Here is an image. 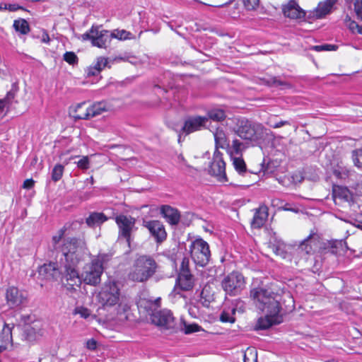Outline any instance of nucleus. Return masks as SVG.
<instances>
[{"instance_id":"51","label":"nucleus","mask_w":362,"mask_h":362,"mask_svg":"<svg viewBox=\"0 0 362 362\" xmlns=\"http://www.w3.org/2000/svg\"><path fill=\"white\" fill-rule=\"evenodd\" d=\"M354 10L357 17L362 21V0H356Z\"/></svg>"},{"instance_id":"52","label":"nucleus","mask_w":362,"mask_h":362,"mask_svg":"<svg viewBox=\"0 0 362 362\" xmlns=\"http://www.w3.org/2000/svg\"><path fill=\"white\" fill-rule=\"evenodd\" d=\"M199 327L197 325H191L185 327V332L190 334L199 331Z\"/></svg>"},{"instance_id":"18","label":"nucleus","mask_w":362,"mask_h":362,"mask_svg":"<svg viewBox=\"0 0 362 362\" xmlns=\"http://www.w3.org/2000/svg\"><path fill=\"white\" fill-rule=\"evenodd\" d=\"M39 275L48 280H56L60 277V265L57 262H49L38 268Z\"/></svg>"},{"instance_id":"8","label":"nucleus","mask_w":362,"mask_h":362,"mask_svg":"<svg viewBox=\"0 0 362 362\" xmlns=\"http://www.w3.org/2000/svg\"><path fill=\"white\" fill-rule=\"evenodd\" d=\"M83 40H90L93 46L106 49L111 42V34L109 30L101 29V26L93 25L91 28L81 35Z\"/></svg>"},{"instance_id":"4","label":"nucleus","mask_w":362,"mask_h":362,"mask_svg":"<svg viewBox=\"0 0 362 362\" xmlns=\"http://www.w3.org/2000/svg\"><path fill=\"white\" fill-rule=\"evenodd\" d=\"M109 256L106 254L98 255L90 262L84 265L81 272L82 281L90 286H97L100 283L103 272V264L107 261Z\"/></svg>"},{"instance_id":"59","label":"nucleus","mask_w":362,"mask_h":362,"mask_svg":"<svg viewBox=\"0 0 362 362\" xmlns=\"http://www.w3.org/2000/svg\"><path fill=\"white\" fill-rule=\"evenodd\" d=\"M33 328L28 327L27 329H25V332H33Z\"/></svg>"},{"instance_id":"25","label":"nucleus","mask_w":362,"mask_h":362,"mask_svg":"<svg viewBox=\"0 0 362 362\" xmlns=\"http://www.w3.org/2000/svg\"><path fill=\"white\" fill-rule=\"evenodd\" d=\"M107 220V217L103 214L100 212H93L86 218V224L91 228L98 226L103 223Z\"/></svg>"},{"instance_id":"37","label":"nucleus","mask_w":362,"mask_h":362,"mask_svg":"<svg viewBox=\"0 0 362 362\" xmlns=\"http://www.w3.org/2000/svg\"><path fill=\"white\" fill-rule=\"evenodd\" d=\"M209 289V286H204L200 294L201 298L204 300L203 302L204 305H208L210 302L214 300V295L210 293Z\"/></svg>"},{"instance_id":"56","label":"nucleus","mask_w":362,"mask_h":362,"mask_svg":"<svg viewBox=\"0 0 362 362\" xmlns=\"http://www.w3.org/2000/svg\"><path fill=\"white\" fill-rule=\"evenodd\" d=\"M87 346L89 349H95L96 348V341L94 339L88 340L87 342Z\"/></svg>"},{"instance_id":"61","label":"nucleus","mask_w":362,"mask_h":362,"mask_svg":"<svg viewBox=\"0 0 362 362\" xmlns=\"http://www.w3.org/2000/svg\"><path fill=\"white\" fill-rule=\"evenodd\" d=\"M33 2L45 1V0H31Z\"/></svg>"},{"instance_id":"5","label":"nucleus","mask_w":362,"mask_h":362,"mask_svg":"<svg viewBox=\"0 0 362 362\" xmlns=\"http://www.w3.org/2000/svg\"><path fill=\"white\" fill-rule=\"evenodd\" d=\"M237 134L243 139L258 141L267 134V129L259 123L242 119L238 121Z\"/></svg>"},{"instance_id":"45","label":"nucleus","mask_w":362,"mask_h":362,"mask_svg":"<svg viewBox=\"0 0 362 362\" xmlns=\"http://www.w3.org/2000/svg\"><path fill=\"white\" fill-rule=\"evenodd\" d=\"M19 9L23 10L24 8L22 6H21L16 4H11L1 3L0 4V11L8 10L9 11H16Z\"/></svg>"},{"instance_id":"9","label":"nucleus","mask_w":362,"mask_h":362,"mask_svg":"<svg viewBox=\"0 0 362 362\" xmlns=\"http://www.w3.org/2000/svg\"><path fill=\"white\" fill-rule=\"evenodd\" d=\"M115 222L118 227V240L124 239L130 246L132 234L136 229L135 218L124 214H119L115 217Z\"/></svg>"},{"instance_id":"24","label":"nucleus","mask_w":362,"mask_h":362,"mask_svg":"<svg viewBox=\"0 0 362 362\" xmlns=\"http://www.w3.org/2000/svg\"><path fill=\"white\" fill-rule=\"evenodd\" d=\"M336 2L337 0H325L320 3L313 12V16L316 18H323L331 11Z\"/></svg>"},{"instance_id":"48","label":"nucleus","mask_w":362,"mask_h":362,"mask_svg":"<svg viewBox=\"0 0 362 362\" xmlns=\"http://www.w3.org/2000/svg\"><path fill=\"white\" fill-rule=\"evenodd\" d=\"M259 0H243L245 7L247 10H255L259 6Z\"/></svg>"},{"instance_id":"19","label":"nucleus","mask_w":362,"mask_h":362,"mask_svg":"<svg viewBox=\"0 0 362 362\" xmlns=\"http://www.w3.org/2000/svg\"><path fill=\"white\" fill-rule=\"evenodd\" d=\"M160 211L162 216L170 226H177L179 223L180 213L176 208L170 205H162Z\"/></svg>"},{"instance_id":"21","label":"nucleus","mask_w":362,"mask_h":362,"mask_svg":"<svg viewBox=\"0 0 362 362\" xmlns=\"http://www.w3.org/2000/svg\"><path fill=\"white\" fill-rule=\"evenodd\" d=\"M18 88L16 86H13L11 89L7 93L6 97L0 99V115H6V112L13 107V103H16L15 100Z\"/></svg>"},{"instance_id":"15","label":"nucleus","mask_w":362,"mask_h":362,"mask_svg":"<svg viewBox=\"0 0 362 362\" xmlns=\"http://www.w3.org/2000/svg\"><path fill=\"white\" fill-rule=\"evenodd\" d=\"M6 299L8 305L14 308L23 305L26 301L27 296L23 291H20L18 288L11 286L6 290Z\"/></svg>"},{"instance_id":"28","label":"nucleus","mask_w":362,"mask_h":362,"mask_svg":"<svg viewBox=\"0 0 362 362\" xmlns=\"http://www.w3.org/2000/svg\"><path fill=\"white\" fill-rule=\"evenodd\" d=\"M13 26L16 32L22 35H26L30 32V26L28 21L23 18L15 20Z\"/></svg>"},{"instance_id":"36","label":"nucleus","mask_w":362,"mask_h":362,"mask_svg":"<svg viewBox=\"0 0 362 362\" xmlns=\"http://www.w3.org/2000/svg\"><path fill=\"white\" fill-rule=\"evenodd\" d=\"M351 158L355 166L362 168V148L354 150Z\"/></svg>"},{"instance_id":"17","label":"nucleus","mask_w":362,"mask_h":362,"mask_svg":"<svg viewBox=\"0 0 362 362\" xmlns=\"http://www.w3.org/2000/svg\"><path fill=\"white\" fill-rule=\"evenodd\" d=\"M264 313L265 316L258 319L255 325L256 329L264 330L269 329L273 325H278L282 322V315L280 313Z\"/></svg>"},{"instance_id":"30","label":"nucleus","mask_w":362,"mask_h":362,"mask_svg":"<svg viewBox=\"0 0 362 362\" xmlns=\"http://www.w3.org/2000/svg\"><path fill=\"white\" fill-rule=\"evenodd\" d=\"M110 34L112 39L116 38L119 40H129L133 37L132 33L126 30L115 29L110 32Z\"/></svg>"},{"instance_id":"20","label":"nucleus","mask_w":362,"mask_h":362,"mask_svg":"<svg viewBox=\"0 0 362 362\" xmlns=\"http://www.w3.org/2000/svg\"><path fill=\"white\" fill-rule=\"evenodd\" d=\"M283 13L285 16L292 19H301L305 17V11L299 6L295 0H291L283 6Z\"/></svg>"},{"instance_id":"38","label":"nucleus","mask_w":362,"mask_h":362,"mask_svg":"<svg viewBox=\"0 0 362 362\" xmlns=\"http://www.w3.org/2000/svg\"><path fill=\"white\" fill-rule=\"evenodd\" d=\"M346 25L353 33H357L362 35V26H360L356 22L352 21L350 18H346Z\"/></svg>"},{"instance_id":"1","label":"nucleus","mask_w":362,"mask_h":362,"mask_svg":"<svg viewBox=\"0 0 362 362\" xmlns=\"http://www.w3.org/2000/svg\"><path fill=\"white\" fill-rule=\"evenodd\" d=\"M66 228L58 230L52 238L53 251L61 255L59 260L60 264V276L63 286L69 291L80 288L82 279L79 274L78 264L82 260L88 248L84 238H64Z\"/></svg>"},{"instance_id":"60","label":"nucleus","mask_w":362,"mask_h":362,"mask_svg":"<svg viewBox=\"0 0 362 362\" xmlns=\"http://www.w3.org/2000/svg\"><path fill=\"white\" fill-rule=\"evenodd\" d=\"M30 317L28 315L26 317H23V320L26 322L28 320H29Z\"/></svg>"},{"instance_id":"33","label":"nucleus","mask_w":362,"mask_h":362,"mask_svg":"<svg viewBox=\"0 0 362 362\" xmlns=\"http://www.w3.org/2000/svg\"><path fill=\"white\" fill-rule=\"evenodd\" d=\"M244 362H257V353L255 348H247L244 354Z\"/></svg>"},{"instance_id":"11","label":"nucleus","mask_w":362,"mask_h":362,"mask_svg":"<svg viewBox=\"0 0 362 362\" xmlns=\"http://www.w3.org/2000/svg\"><path fill=\"white\" fill-rule=\"evenodd\" d=\"M194 284L195 278L189 269V259L185 257L181 262L176 286L182 291H187L194 288Z\"/></svg>"},{"instance_id":"39","label":"nucleus","mask_w":362,"mask_h":362,"mask_svg":"<svg viewBox=\"0 0 362 362\" xmlns=\"http://www.w3.org/2000/svg\"><path fill=\"white\" fill-rule=\"evenodd\" d=\"M334 197H339L348 200L349 190L346 188L337 187L334 188L333 190Z\"/></svg>"},{"instance_id":"54","label":"nucleus","mask_w":362,"mask_h":362,"mask_svg":"<svg viewBox=\"0 0 362 362\" xmlns=\"http://www.w3.org/2000/svg\"><path fill=\"white\" fill-rule=\"evenodd\" d=\"M34 180L33 179H27L23 182V187L24 189H31L34 186Z\"/></svg>"},{"instance_id":"23","label":"nucleus","mask_w":362,"mask_h":362,"mask_svg":"<svg viewBox=\"0 0 362 362\" xmlns=\"http://www.w3.org/2000/svg\"><path fill=\"white\" fill-rule=\"evenodd\" d=\"M107 111V105L104 101L95 103L88 106V112L86 115H81V117L83 118H88L89 119L101 115L103 112Z\"/></svg>"},{"instance_id":"46","label":"nucleus","mask_w":362,"mask_h":362,"mask_svg":"<svg viewBox=\"0 0 362 362\" xmlns=\"http://www.w3.org/2000/svg\"><path fill=\"white\" fill-rule=\"evenodd\" d=\"M232 148L236 155H240L244 148V144L238 139L233 141Z\"/></svg>"},{"instance_id":"49","label":"nucleus","mask_w":362,"mask_h":362,"mask_svg":"<svg viewBox=\"0 0 362 362\" xmlns=\"http://www.w3.org/2000/svg\"><path fill=\"white\" fill-rule=\"evenodd\" d=\"M89 159L88 156H83L78 162L77 166L82 170H87L89 168Z\"/></svg>"},{"instance_id":"3","label":"nucleus","mask_w":362,"mask_h":362,"mask_svg":"<svg viewBox=\"0 0 362 362\" xmlns=\"http://www.w3.org/2000/svg\"><path fill=\"white\" fill-rule=\"evenodd\" d=\"M250 296L254 300L256 307L262 312L280 313L279 296L270 290L256 288L251 290Z\"/></svg>"},{"instance_id":"12","label":"nucleus","mask_w":362,"mask_h":362,"mask_svg":"<svg viewBox=\"0 0 362 362\" xmlns=\"http://www.w3.org/2000/svg\"><path fill=\"white\" fill-rule=\"evenodd\" d=\"M151 320L154 325L165 329H173L175 325L173 313L168 309L154 311L151 316Z\"/></svg>"},{"instance_id":"47","label":"nucleus","mask_w":362,"mask_h":362,"mask_svg":"<svg viewBox=\"0 0 362 362\" xmlns=\"http://www.w3.org/2000/svg\"><path fill=\"white\" fill-rule=\"evenodd\" d=\"M75 314H78L81 317L86 319L90 315V310L84 307H77L74 310Z\"/></svg>"},{"instance_id":"6","label":"nucleus","mask_w":362,"mask_h":362,"mask_svg":"<svg viewBox=\"0 0 362 362\" xmlns=\"http://www.w3.org/2000/svg\"><path fill=\"white\" fill-rule=\"evenodd\" d=\"M120 289L118 283L112 279L105 281L97 295L98 303L105 308L118 303Z\"/></svg>"},{"instance_id":"13","label":"nucleus","mask_w":362,"mask_h":362,"mask_svg":"<svg viewBox=\"0 0 362 362\" xmlns=\"http://www.w3.org/2000/svg\"><path fill=\"white\" fill-rule=\"evenodd\" d=\"M143 226L146 228L156 243H160L167 238L163 224L158 220L144 221Z\"/></svg>"},{"instance_id":"7","label":"nucleus","mask_w":362,"mask_h":362,"mask_svg":"<svg viewBox=\"0 0 362 362\" xmlns=\"http://www.w3.org/2000/svg\"><path fill=\"white\" fill-rule=\"evenodd\" d=\"M191 257L197 265L204 267L209 262L211 252L209 244L202 238H197L189 246Z\"/></svg>"},{"instance_id":"58","label":"nucleus","mask_w":362,"mask_h":362,"mask_svg":"<svg viewBox=\"0 0 362 362\" xmlns=\"http://www.w3.org/2000/svg\"><path fill=\"white\" fill-rule=\"evenodd\" d=\"M6 347L5 346H0V354L6 350Z\"/></svg>"},{"instance_id":"44","label":"nucleus","mask_w":362,"mask_h":362,"mask_svg":"<svg viewBox=\"0 0 362 362\" xmlns=\"http://www.w3.org/2000/svg\"><path fill=\"white\" fill-rule=\"evenodd\" d=\"M108 62L107 58L104 57H99L96 59L95 62H94L92 65L95 68H98L99 71H101L107 66Z\"/></svg>"},{"instance_id":"14","label":"nucleus","mask_w":362,"mask_h":362,"mask_svg":"<svg viewBox=\"0 0 362 362\" xmlns=\"http://www.w3.org/2000/svg\"><path fill=\"white\" fill-rule=\"evenodd\" d=\"M208 122V118L202 116L189 117L184 122L180 132L185 134H189L192 132L199 131L205 127Z\"/></svg>"},{"instance_id":"55","label":"nucleus","mask_w":362,"mask_h":362,"mask_svg":"<svg viewBox=\"0 0 362 362\" xmlns=\"http://www.w3.org/2000/svg\"><path fill=\"white\" fill-rule=\"evenodd\" d=\"M42 34L41 42L43 43L48 44L50 41V38H49L48 33L47 32V30H45L44 29L42 30Z\"/></svg>"},{"instance_id":"41","label":"nucleus","mask_w":362,"mask_h":362,"mask_svg":"<svg viewBox=\"0 0 362 362\" xmlns=\"http://www.w3.org/2000/svg\"><path fill=\"white\" fill-rule=\"evenodd\" d=\"M63 59L69 64H75L78 62V57L73 52H66L64 53Z\"/></svg>"},{"instance_id":"53","label":"nucleus","mask_w":362,"mask_h":362,"mask_svg":"<svg viewBox=\"0 0 362 362\" xmlns=\"http://www.w3.org/2000/svg\"><path fill=\"white\" fill-rule=\"evenodd\" d=\"M288 124H290V122L288 121L281 120V121L274 123V124H270L269 125L271 127H272L274 129H276V128H280L284 125H288Z\"/></svg>"},{"instance_id":"35","label":"nucleus","mask_w":362,"mask_h":362,"mask_svg":"<svg viewBox=\"0 0 362 362\" xmlns=\"http://www.w3.org/2000/svg\"><path fill=\"white\" fill-rule=\"evenodd\" d=\"M13 328V325L11 326L10 325L6 324L2 329L1 332V339L4 342L8 343L12 341V329Z\"/></svg>"},{"instance_id":"34","label":"nucleus","mask_w":362,"mask_h":362,"mask_svg":"<svg viewBox=\"0 0 362 362\" xmlns=\"http://www.w3.org/2000/svg\"><path fill=\"white\" fill-rule=\"evenodd\" d=\"M64 170V165H62L61 164L55 165L52 170V180L54 182L59 181L63 175Z\"/></svg>"},{"instance_id":"57","label":"nucleus","mask_w":362,"mask_h":362,"mask_svg":"<svg viewBox=\"0 0 362 362\" xmlns=\"http://www.w3.org/2000/svg\"><path fill=\"white\" fill-rule=\"evenodd\" d=\"M87 181H88L91 185L94 183V178L93 176H91L90 178L87 179Z\"/></svg>"},{"instance_id":"22","label":"nucleus","mask_w":362,"mask_h":362,"mask_svg":"<svg viewBox=\"0 0 362 362\" xmlns=\"http://www.w3.org/2000/svg\"><path fill=\"white\" fill-rule=\"evenodd\" d=\"M268 218V209L267 206H260L255 213L252 221V226L255 228H260L264 226Z\"/></svg>"},{"instance_id":"50","label":"nucleus","mask_w":362,"mask_h":362,"mask_svg":"<svg viewBox=\"0 0 362 362\" xmlns=\"http://www.w3.org/2000/svg\"><path fill=\"white\" fill-rule=\"evenodd\" d=\"M85 72L88 77L98 76L100 73L99 69L93 66V65H90L87 67L85 70Z\"/></svg>"},{"instance_id":"40","label":"nucleus","mask_w":362,"mask_h":362,"mask_svg":"<svg viewBox=\"0 0 362 362\" xmlns=\"http://www.w3.org/2000/svg\"><path fill=\"white\" fill-rule=\"evenodd\" d=\"M337 48V45L330 44H324L320 45H315L311 47L312 50L316 52H324V51H332L336 50Z\"/></svg>"},{"instance_id":"2","label":"nucleus","mask_w":362,"mask_h":362,"mask_svg":"<svg viewBox=\"0 0 362 362\" xmlns=\"http://www.w3.org/2000/svg\"><path fill=\"white\" fill-rule=\"evenodd\" d=\"M158 269L159 265L152 256L140 255L134 259L128 278L134 282L145 283L158 272Z\"/></svg>"},{"instance_id":"27","label":"nucleus","mask_w":362,"mask_h":362,"mask_svg":"<svg viewBox=\"0 0 362 362\" xmlns=\"http://www.w3.org/2000/svg\"><path fill=\"white\" fill-rule=\"evenodd\" d=\"M88 112V106L86 102L78 103L74 106L72 111V117L76 119H89L88 118H83L81 117V115H86Z\"/></svg>"},{"instance_id":"16","label":"nucleus","mask_w":362,"mask_h":362,"mask_svg":"<svg viewBox=\"0 0 362 362\" xmlns=\"http://www.w3.org/2000/svg\"><path fill=\"white\" fill-rule=\"evenodd\" d=\"M209 173L220 180L226 177V163L222 153L218 150L214 151L213 160L209 166Z\"/></svg>"},{"instance_id":"29","label":"nucleus","mask_w":362,"mask_h":362,"mask_svg":"<svg viewBox=\"0 0 362 362\" xmlns=\"http://www.w3.org/2000/svg\"><path fill=\"white\" fill-rule=\"evenodd\" d=\"M206 117L208 118V120L211 119L214 121L221 122L226 119V115L222 109H212L208 112Z\"/></svg>"},{"instance_id":"26","label":"nucleus","mask_w":362,"mask_h":362,"mask_svg":"<svg viewBox=\"0 0 362 362\" xmlns=\"http://www.w3.org/2000/svg\"><path fill=\"white\" fill-rule=\"evenodd\" d=\"M215 139L216 150L219 148H225L228 146V140L225 132L222 129H217L214 133Z\"/></svg>"},{"instance_id":"42","label":"nucleus","mask_w":362,"mask_h":362,"mask_svg":"<svg viewBox=\"0 0 362 362\" xmlns=\"http://www.w3.org/2000/svg\"><path fill=\"white\" fill-rule=\"evenodd\" d=\"M271 84L276 87L280 86L282 88H291V85L289 83L284 81H281L276 77H273L272 78H271Z\"/></svg>"},{"instance_id":"32","label":"nucleus","mask_w":362,"mask_h":362,"mask_svg":"<svg viewBox=\"0 0 362 362\" xmlns=\"http://www.w3.org/2000/svg\"><path fill=\"white\" fill-rule=\"evenodd\" d=\"M314 240L310 234L307 238H305L300 245L299 249L302 251H305L306 254H310L313 251V244Z\"/></svg>"},{"instance_id":"43","label":"nucleus","mask_w":362,"mask_h":362,"mask_svg":"<svg viewBox=\"0 0 362 362\" xmlns=\"http://www.w3.org/2000/svg\"><path fill=\"white\" fill-rule=\"evenodd\" d=\"M235 313V310H233L232 313H230L226 311H223L220 315V320L223 322H230L233 323L235 322V317H233V314Z\"/></svg>"},{"instance_id":"62","label":"nucleus","mask_w":362,"mask_h":362,"mask_svg":"<svg viewBox=\"0 0 362 362\" xmlns=\"http://www.w3.org/2000/svg\"><path fill=\"white\" fill-rule=\"evenodd\" d=\"M28 340H30V338L29 337H27Z\"/></svg>"},{"instance_id":"10","label":"nucleus","mask_w":362,"mask_h":362,"mask_svg":"<svg viewBox=\"0 0 362 362\" xmlns=\"http://www.w3.org/2000/svg\"><path fill=\"white\" fill-rule=\"evenodd\" d=\"M245 284V278L238 272L228 274L221 282L223 289L230 296L238 295L244 288Z\"/></svg>"},{"instance_id":"31","label":"nucleus","mask_w":362,"mask_h":362,"mask_svg":"<svg viewBox=\"0 0 362 362\" xmlns=\"http://www.w3.org/2000/svg\"><path fill=\"white\" fill-rule=\"evenodd\" d=\"M233 164L235 170L241 175H245L247 171L246 164L244 160L241 158H233Z\"/></svg>"}]
</instances>
